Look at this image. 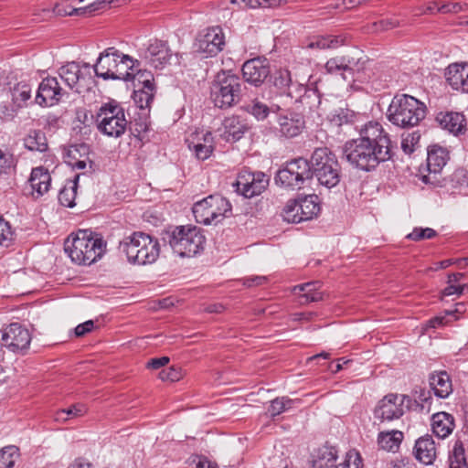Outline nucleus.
Instances as JSON below:
<instances>
[{
    "label": "nucleus",
    "instance_id": "obj_30",
    "mask_svg": "<svg viewBox=\"0 0 468 468\" xmlns=\"http://www.w3.org/2000/svg\"><path fill=\"white\" fill-rule=\"evenodd\" d=\"M337 450L334 446L324 445L319 448L312 461L313 468H335Z\"/></svg>",
    "mask_w": 468,
    "mask_h": 468
},
{
    "label": "nucleus",
    "instance_id": "obj_41",
    "mask_svg": "<svg viewBox=\"0 0 468 468\" xmlns=\"http://www.w3.org/2000/svg\"><path fill=\"white\" fill-rule=\"evenodd\" d=\"M280 107L275 105V107H269L267 104L260 101L255 99L251 101V103L248 104L246 110L249 113L253 115L258 121L265 120L271 111H278Z\"/></svg>",
    "mask_w": 468,
    "mask_h": 468
},
{
    "label": "nucleus",
    "instance_id": "obj_17",
    "mask_svg": "<svg viewBox=\"0 0 468 468\" xmlns=\"http://www.w3.org/2000/svg\"><path fill=\"white\" fill-rule=\"evenodd\" d=\"M449 159L448 152L438 145H433L428 149L426 170L421 180L425 184H436L439 182L438 175L441 172L443 166Z\"/></svg>",
    "mask_w": 468,
    "mask_h": 468
},
{
    "label": "nucleus",
    "instance_id": "obj_46",
    "mask_svg": "<svg viewBox=\"0 0 468 468\" xmlns=\"http://www.w3.org/2000/svg\"><path fill=\"white\" fill-rule=\"evenodd\" d=\"M241 9L247 8H273L280 6L284 0H240Z\"/></svg>",
    "mask_w": 468,
    "mask_h": 468
},
{
    "label": "nucleus",
    "instance_id": "obj_11",
    "mask_svg": "<svg viewBox=\"0 0 468 468\" xmlns=\"http://www.w3.org/2000/svg\"><path fill=\"white\" fill-rule=\"evenodd\" d=\"M96 122L101 133L114 138L122 136L128 124L124 109L114 100L101 104L96 112Z\"/></svg>",
    "mask_w": 468,
    "mask_h": 468
},
{
    "label": "nucleus",
    "instance_id": "obj_42",
    "mask_svg": "<svg viewBox=\"0 0 468 468\" xmlns=\"http://www.w3.org/2000/svg\"><path fill=\"white\" fill-rule=\"evenodd\" d=\"M293 403L294 400L287 397L276 398L271 401L267 413L270 417L275 418L292 409Z\"/></svg>",
    "mask_w": 468,
    "mask_h": 468
},
{
    "label": "nucleus",
    "instance_id": "obj_27",
    "mask_svg": "<svg viewBox=\"0 0 468 468\" xmlns=\"http://www.w3.org/2000/svg\"><path fill=\"white\" fill-rule=\"evenodd\" d=\"M224 137L227 141H239L249 131L250 126L246 120L232 115L223 121Z\"/></svg>",
    "mask_w": 468,
    "mask_h": 468
},
{
    "label": "nucleus",
    "instance_id": "obj_19",
    "mask_svg": "<svg viewBox=\"0 0 468 468\" xmlns=\"http://www.w3.org/2000/svg\"><path fill=\"white\" fill-rule=\"evenodd\" d=\"M64 93L57 78L47 77L38 85L36 102L40 106H54L59 102Z\"/></svg>",
    "mask_w": 468,
    "mask_h": 468
},
{
    "label": "nucleus",
    "instance_id": "obj_15",
    "mask_svg": "<svg viewBox=\"0 0 468 468\" xmlns=\"http://www.w3.org/2000/svg\"><path fill=\"white\" fill-rule=\"evenodd\" d=\"M269 184V179L262 172L242 170L234 184L236 191L247 198L261 195Z\"/></svg>",
    "mask_w": 468,
    "mask_h": 468
},
{
    "label": "nucleus",
    "instance_id": "obj_51",
    "mask_svg": "<svg viewBox=\"0 0 468 468\" xmlns=\"http://www.w3.org/2000/svg\"><path fill=\"white\" fill-rule=\"evenodd\" d=\"M362 459L356 451H349L346 454L343 463L336 464L335 468H361Z\"/></svg>",
    "mask_w": 468,
    "mask_h": 468
},
{
    "label": "nucleus",
    "instance_id": "obj_40",
    "mask_svg": "<svg viewBox=\"0 0 468 468\" xmlns=\"http://www.w3.org/2000/svg\"><path fill=\"white\" fill-rule=\"evenodd\" d=\"M449 468H468L463 443L460 440L455 441L450 452Z\"/></svg>",
    "mask_w": 468,
    "mask_h": 468
},
{
    "label": "nucleus",
    "instance_id": "obj_21",
    "mask_svg": "<svg viewBox=\"0 0 468 468\" xmlns=\"http://www.w3.org/2000/svg\"><path fill=\"white\" fill-rule=\"evenodd\" d=\"M436 122L440 126L454 135L463 134L466 131V119L458 112L446 111L436 114Z\"/></svg>",
    "mask_w": 468,
    "mask_h": 468
},
{
    "label": "nucleus",
    "instance_id": "obj_16",
    "mask_svg": "<svg viewBox=\"0 0 468 468\" xmlns=\"http://www.w3.org/2000/svg\"><path fill=\"white\" fill-rule=\"evenodd\" d=\"M2 345L14 353L24 352L29 347L31 335L19 323H12L2 331Z\"/></svg>",
    "mask_w": 468,
    "mask_h": 468
},
{
    "label": "nucleus",
    "instance_id": "obj_8",
    "mask_svg": "<svg viewBox=\"0 0 468 468\" xmlns=\"http://www.w3.org/2000/svg\"><path fill=\"white\" fill-rule=\"evenodd\" d=\"M240 78L230 70H221L210 86V98L220 109L229 108L240 101L242 91Z\"/></svg>",
    "mask_w": 468,
    "mask_h": 468
},
{
    "label": "nucleus",
    "instance_id": "obj_54",
    "mask_svg": "<svg viewBox=\"0 0 468 468\" xmlns=\"http://www.w3.org/2000/svg\"><path fill=\"white\" fill-rule=\"evenodd\" d=\"M324 68L326 71L330 74L344 71V58H342V56L332 58L327 60Z\"/></svg>",
    "mask_w": 468,
    "mask_h": 468
},
{
    "label": "nucleus",
    "instance_id": "obj_32",
    "mask_svg": "<svg viewBox=\"0 0 468 468\" xmlns=\"http://www.w3.org/2000/svg\"><path fill=\"white\" fill-rule=\"evenodd\" d=\"M322 283L319 281L310 282L294 286L293 292H303L300 294L302 303H309L323 300V292L320 291Z\"/></svg>",
    "mask_w": 468,
    "mask_h": 468
},
{
    "label": "nucleus",
    "instance_id": "obj_49",
    "mask_svg": "<svg viewBox=\"0 0 468 468\" xmlns=\"http://www.w3.org/2000/svg\"><path fill=\"white\" fill-rule=\"evenodd\" d=\"M90 151V146L84 143L70 145L68 149L67 159H89Z\"/></svg>",
    "mask_w": 468,
    "mask_h": 468
},
{
    "label": "nucleus",
    "instance_id": "obj_3",
    "mask_svg": "<svg viewBox=\"0 0 468 468\" xmlns=\"http://www.w3.org/2000/svg\"><path fill=\"white\" fill-rule=\"evenodd\" d=\"M106 250V242L100 234L89 229H80L69 236L64 250L71 261L80 265H90L101 259Z\"/></svg>",
    "mask_w": 468,
    "mask_h": 468
},
{
    "label": "nucleus",
    "instance_id": "obj_52",
    "mask_svg": "<svg viewBox=\"0 0 468 468\" xmlns=\"http://www.w3.org/2000/svg\"><path fill=\"white\" fill-rule=\"evenodd\" d=\"M468 11V4L460 2H446L441 5L440 13L441 14H457Z\"/></svg>",
    "mask_w": 468,
    "mask_h": 468
},
{
    "label": "nucleus",
    "instance_id": "obj_26",
    "mask_svg": "<svg viewBox=\"0 0 468 468\" xmlns=\"http://www.w3.org/2000/svg\"><path fill=\"white\" fill-rule=\"evenodd\" d=\"M415 458L426 465L431 464L436 458L435 442L431 436L419 438L414 446Z\"/></svg>",
    "mask_w": 468,
    "mask_h": 468
},
{
    "label": "nucleus",
    "instance_id": "obj_63",
    "mask_svg": "<svg viewBox=\"0 0 468 468\" xmlns=\"http://www.w3.org/2000/svg\"><path fill=\"white\" fill-rule=\"evenodd\" d=\"M11 164V156L0 149V173L5 172L6 169L10 168Z\"/></svg>",
    "mask_w": 468,
    "mask_h": 468
},
{
    "label": "nucleus",
    "instance_id": "obj_59",
    "mask_svg": "<svg viewBox=\"0 0 468 468\" xmlns=\"http://www.w3.org/2000/svg\"><path fill=\"white\" fill-rule=\"evenodd\" d=\"M94 327V323L92 320H88L79 325H77L74 329L75 335L77 337L83 336L87 333H90L92 331Z\"/></svg>",
    "mask_w": 468,
    "mask_h": 468
},
{
    "label": "nucleus",
    "instance_id": "obj_53",
    "mask_svg": "<svg viewBox=\"0 0 468 468\" xmlns=\"http://www.w3.org/2000/svg\"><path fill=\"white\" fill-rule=\"evenodd\" d=\"M182 370L180 367H170L159 372V378L163 381L176 382L182 378Z\"/></svg>",
    "mask_w": 468,
    "mask_h": 468
},
{
    "label": "nucleus",
    "instance_id": "obj_33",
    "mask_svg": "<svg viewBox=\"0 0 468 468\" xmlns=\"http://www.w3.org/2000/svg\"><path fill=\"white\" fill-rule=\"evenodd\" d=\"M29 182L32 189L42 196L49 189L51 176L46 168L39 166L32 169Z\"/></svg>",
    "mask_w": 468,
    "mask_h": 468
},
{
    "label": "nucleus",
    "instance_id": "obj_22",
    "mask_svg": "<svg viewBox=\"0 0 468 468\" xmlns=\"http://www.w3.org/2000/svg\"><path fill=\"white\" fill-rule=\"evenodd\" d=\"M278 124L281 134L286 138L298 136L305 127L303 115L296 112L280 115Z\"/></svg>",
    "mask_w": 468,
    "mask_h": 468
},
{
    "label": "nucleus",
    "instance_id": "obj_20",
    "mask_svg": "<svg viewBox=\"0 0 468 468\" xmlns=\"http://www.w3.org/2000/svg\"><path fill=\"white\" fill-rule=\"evenodd\" d=\"M143 57L148 63L155 69H162L169 63L172 58V51L167 42L160 39L150 40L147 48L144 49Z\"/></svg>",
    "mask_w": 468,
    "mask_h": 468
},
{
    "label": "nucleus",
    "instance_id": "obj_6",
    "mask_svg": "<svg viewBox=\"0 0 468 468\" xmlns=\"http://www.w3.org/2000/svg\"><path fill=\"white\" fill-rule=\"evenodd\" d=\"M426 111L422 101L408 94H399L393 97L387 111V118L398 127L410 128L425 118Z\"/></svg>",
    "mask_w": 468,
    "mask_h": 468
},
{
    "label": "nucleus",
    "instance_id": "obj_38",
    "mask_svg": "<svg viewBox=\"0 0 468 468\" xmlns=\"http://www.w3.org/2000/svg\"><path fill=\"white\" fill-rule=\"evenodd\" d=\"M24 145L30 151L46 152L48 142L45 133L40 130H32L24 139Z\"/></svg>",
    "mask_w": 468,
    "mask_h": 468
},
{
    "label": "nucleus",
    "instance_id": "obj_56",
    "mask_svg": "<svg viewBox=\"0 0 468 468\" xmlns=\"http://www.w3.org/2000/svg\"><path fill=\"white\" fill-rule=\"evenodd\" d=\"M431 396L429 391L424 389H420V394L418 395V399L414 401L417 402L413 404V406L420 407L421 410L427 408V411L430 410Z\"/></svg>",
    "mask_w": 468,
    "mask_h": 468
},
{
    "label": "nucleus",
    "instance_id": "obj_18",
    "mask_svg": "<svg viewBox=\"0 0 468 468\" xmlns=\"http://www.w3.org/2000/svg\"><path fill=\"white\" fill-rule=\"evenodd\" d=\"M270 74V63L268 59L263 57L249 59L242 66L244 80L255 87L261 86Z\"/></svg>",
    "mask_w": 468,
    "mask_h": 468
},
{
    "label": "nucleus",
    "instance_id": "obj_24",
    "mask_svg": "<svg viewBox=\"0 0 468 468\" xmlns=\"http://www.w3.org/2000/svg\"><path fill=\"white\" fill-rule=\"evenodd\" d=\"M445 76L453 90L468 92V63L450 65Z\"/></svg>",
    "mask_w": 468,
    "mask_h": 468
},
{
    "label": "nucleus",
    "instance_id": "obj_37",
    "mask_svg": "<svg viewBox=\"0 0 468 468\" xmlns=\"http://www.w3.org/2000/svg\"><path fill=\"white\" fill-rule=\"evenodd\" d=\"M363 115L356 113L349 109H339L337 113L334 116L333 121L339 126L344 124H351L359 133V128L364 124L362 123Z\"/></svg>",
    "mask_w": 468,
    "mask_h": 468
},
{
    "label": "nucleus",
    "instance_id": "obj_25",
    "mask_svg": "<svg viewBox=\"0 0 468 468\" xmlns=\"http://www.w3.org/2000/svg\"><path fill=\"white\" fill-rule=\"evenodd\" d=\"M429 384L434 395L440 399H446L452 392V378L444 370L431 373Z\"/></svg>",
    "mask_w": 468,
    "mask_h": 468
},
{
    "label": "nucleus",
    "instance_id": "obj_36",
    "mask_svg": "<svg viewBox=\"0 0 468 468\" xmlns=\"http://www.w3.org/2000/svg\"><path fill=\"white\" fill-rule=\"evenodd\" d=\"M80 174L74 176V179L68 180L66 185L58 193L59 203L67 207H73L75 206V199L77 196L78 182Z\"/></svg>",
    "mask_w": 468,
    "mask_h": 468
},
{
    "label": "nucleus",
    "instance_id": "obj_58",
    "mask_svg": "<svg viewBox=\"0 0 468 468\" xmlns=\"http://www.w3.org/2000/svg\"><path fill=\"white\" fill-rule=\"evenodd\" d=\"M344 58V71H354L358 70V64L360 63L361 58H354L349 55L342 56Z\"/></svg>",
    "mask_w": 468,
    "mask_h": 468
},
{
    "label": "nucleus",
    "instance_id": "obj_39",
    "mask_svg": "<svg viewBox=\"0 0 468 468\" xmlns=\"http://www.w3.org/2000/svg\"><path fill=\"white\" fill-rule=\"evenodd\" d=\"M318 197L316 195H310L302 197L299 200L301 213L303 216V219L309 220L314 217L317 216L320 211V206L317 202Z\"/></svg>",
    "mask_w": 468,
    "mask_h": 468
},
{
    "label": "nucleus",
    "instance_id": "obj_29",
    "mask_svg": "<svg viewBox=\"0 0 468 468\" xmlns=\"http://www.w3.org/2000/svg\"><path fill=\"white\" fill-rule=\"evenodd\" d=\"M58 75L64 83L76 92L80 90V81L82 78L81 69L79 63L72 61L58 69Z\"/></svg>",
    "mask_w": 468,
    "mask_h": 468
},
{
    "label": "nucleus",
    "instance_id": "obj_64",
    "mask_svg": "<svg viewBox=\"0 0 468 468\" xmlns=\"http://www.w3.org/2000/svg\"><path fill=\"white\" fill-rule=\"evenodd\" d=\"M412 465L410 458H401L391 462V468H412Z\"/></svg>",
    "mask_w": 468,
    "mask_h": 468
},
{
    "label": "nucleus",
    "instance_id": "obj_43",
    "mask_svg": "<svg viewBox=\"0 0 468 468\" xmlns=\"http://www.w3.org/2000/svg\"><path fill=\"white\" fill-rule=\"evenodd\" d=\"M301 208L299 200H290L283 208V219L289 223H300L305 221L303 216L300 215Z\"/></svg>",
    "mask_w": 468,
    "mask_h": 468
},
{
    "label": "nucleus",
    "instance_id": "obj_14",
    "mask_svg": "<svg viewBox=\"0 0 468 468\" xmlns=\"http://www.w3.org/2000/svg\"><path fill=\"white\" fill-rule=\"evenodd\" d=\"M225 46V36L220 27H212L200 31L193 43V50L206 58L214 57Z\"/></svg>",
    "mask_w": 468,
    "mask_h": 468
},
{
    "label": "nucleus",
    "instance_id": "obj_48",
    "mask_svg": "<svg viewBox=\"0 0 468 468\" xmlns=\"http://www.w3.org/2000/svg\"><path fill=\"white\" fill-rule=\"evenodd\" d=\"M438 235L437 231L431 228H414L406 238L413 241H420L423 239H431Z\"/></svg>",
    "mask_w": 468,
    "mask_h": 468
},
{
    "label": "nucleus",
    "instance_id": "obj_4",
    "mask_svg": "<svg viewBox=\"0 0 468 468\" xmlns=\"http://www.w3.org/2000/svg\"><path fill=\"white\" fill-rule=\"evenodd\" d=\"M118 251L131 264H152L160 255V244L155 237L143 231H134L119 242Z\"/></svg>",
    "mask_w": 468,
    "mask_h": 468
},
{
    "label": "nucleus",
    "instance_id": "obj_31",
    "mask_svg": "<svg viewBox=\"0 0 468 468\" xmlns=\"http://www.w3.org/2000/svg\"><path fill=\"white\" fill-rule=\"evenodd\" d=\"M188 147L194 152L196 157L199 160H207L214 150L213 136L211 133H206L202 138H197V142L187 140Z\"/></svg>",
    "mask_w": 468,
    "mask_h": 468
},
{
    "label": "nucleus",
    "instance_id": "obj_45",
    "mask_svg": "<svg viewBox=\"0 0 468 468\" xmlns=\"http://www.w3.org/2000/svg\"><path fill=\"white\" fill-rule=\"evenodd\" d=\"M87 412L85 405L77 403L68 409L60 410L56 414L57 420H67L84 415Z\"/></svg>",
    "mask_w": 468,
    "mask_h": 468
},
{
    "label": "nucleus",
    "instance_id": "obj_50",
    "mask_svg": "<svg viewBox=\"0 0 468 468\" xmlns=\"http://www.w3.org/2000/svg\"><path fill=\"white\" fill-rule=\"evenodd\" d=\"M420 139V133L419 132H413L408 133L407 136L402 138L401 148L407 154H412L416 146H418Z\"/></svg>",
    "mask_w": 468,
    "mask_h": 468
},
{
    "label": "nucleus",
    "instance_id": "obj_5",
    "mask_svg": "<svg viewBox=\"0 0 468 468\" xmlns=\"http://www.w3.org/2000/svg\"><path fill=\"white\" fill-rule=\"evenodd\" d=\"M162 240L177 256L190 258L203 251L206 238L201 229L186 225L171 227L165 230Z\"/></svg>",
    "mask_w": 468,
    "mask_h": 468
},
{
    "label": "nucleus",
    "instance_id": "obj_9",
    "mask_svg": "<svg viewBox=\"0 0 468 468\" xmlns=\"http://www.w3.org/2000/svg\"><path fill=\"white\" fill-rule=\"evenodd\" d=\"M270 81L280 96H285L296 102L304 103L307 99H313V105L319 102V93L315 89H308L304 85L293 81L288 69H278L270 74Z\"/></svg>",
    "mask_w": 468,
    "mask_h": 468
},
{
    "label": "nucleus",
    "instance_id": "obj_10",
    "mask_svg": "<svg viewBox=\"0 0 468 468\" xmlns=\"http://www.w3.org/2000/svg\"><path fill=\"white\" fill-rule=\"evenodd\" d=\"M192 211L197 223L217 225L232 215V206L226 197L216 194L196 202Z\"/></svg>",
    "mask_w": 468,
    "mask_h": 468
},
{
    "label": "nucleus",
    "instance_id": "obj_35",
    "mask_svg": "<svg viewBox=\"0 0 468 468\" xmlns=\"http://www.w3.org/2000/svg\"><path fill=\"white\" fill-rule=\"evenodd\" d=\"M403 440V433L399 431H381L378 436L379 447L388 452H396Z\"/></svg>",
    "mask_w": 468,
    "mask_h": 468
},
{
    "label": "nucleus",
    "instance_id": "obj_61",
    "mask_svg": "<svg viewBox=\"0 0 468 468\" xmlns=\"http://www.w3.org/2000/svg\"><path fill=\"white\" fill-rule=\"evenodd\" d=\"M66 162L72 168L79 169V170L85 169L88 163H90V165H92V162L90 160V158L89 159L82 158V159H76V160L67 159Z\"/></svg>",
    "mask_w": 468,
    "mask_h": 468
},
{
    "label": "nucleus",
    "instance_id": "obj_28",
    "mask_svg": "<svg viewBox=\"0 0 468 468\" xmlns=\"http://www.w3.org/2000/svg\"><path fill=\"white\" fill-rule=\"evenodd\" d=\"M454 426V418L450 413L441 411L432 415L431 428L437 437L441 439L448 437L452 432Z\"/></svg>",
    "mask_w": 468,
    "mask_h": 468
},
{
    "label": "nucleus",
    "instance_id": "obj_23",
    "mask_svg": "<svg viewBox=\"0 0 468 468\" xmlns=\"http://www.w3.org/2000/svg\"><path fill=\"white\" fill-rule=\"evenodd\" d=\"M144 77H140V80H138L143 87L134 90L133 95L135 104L142 110L149 109L154 98L153 77L150 72L144 71Z\"/></svg>",
    "mask_w": 468,
    "mask_h": 468
},
{
    "label": "nucleus",
    "instance_id": "obj_12",
    "mask_svg": "<svg viewBox=\"0 0 468 468\" xmlns=\"http://www.w3.org/2000/svg\"><path fill=\"white\" fill-rule=\"evenodd\" d=\"M277 185L291 190H299L304 183L312 179V171L309 161L299 157L292 159L279 169L275 176Z\"/></svg>",
    "mask_w": 468,
    "mask_h": 468
},
{
    "label": "nucleus",
    "instance_id": "obj_13",
    "mask_svg": "<svg viewBox=\"0 0 468 468\" xmlns=\"http://www.w3.org/2000/svg\"><path fill=\"white\" fill-rule=\"evenodd\" d=\"M417 402L403 394L389 393L384 396L374 410V416L381 421H391L398 420L404 415L406 410L413 409Z\"/></svg>",
    "mask_w": 468,
    "mask_h": 468
},
{
    "label": "nucleus",
    "instance_id": "obj_44",
    "mask_svg": "<svg viewBox=\"0 0 468 468\" xmlns=\"http://www.w3.org/2000/svg\"><path fill=\"white\" fill-rule=\"evenodd\" d=\"M19 450L14 445L4 447L0 450V468H12L17 458Z\"/></svg>",
    "mask_w": 468,
    "mask_h": 468
},
{
    "label": "nucleus",
    "instance_id": "obj_62",
    "mask_svg": "<svg viewBox=\"0 0 468 468\" xmlns=\"http://www.w3.org/2000/svg\"><path fill=\"white\" fill-rule=\"evenodd\" d=\"M267 278L265 276H253L244 279L243 284L247 287L259 286L266 282Z\"/></svg>",
    "mask_w": 468,
    "mask_h": 468
},
{
    "label": "nucleus",
    "instance_id": "obj_57",
    "mask_svg": "<svg viewBox=\"0 0 468 468\" xmlns=\"http://www.w3.org/2000/svg\"><path fill=\"white\" fill-rule=\"evenodd\" d=\"M465 290L468 291L467 284H463V285L448 284V286L443 289L442 295L443 296H451L453 294L462 295L464 293Z\"/></svg>",
    "mask_w": 468,
    "mask_h": 468
},
{
    "label": "nucleus",
    "instance_id": "obj_1",
    "mask_svg": "<svg viewBox=\"0 0 468 468\" xmlns=\"http://www.w3.org/2000/svg\"><path fill=\"white\" fill-rule=\"evenodd\" d=\"M343 155L355 168L371 172L393 157L390 135L374 121L359 128V137L348 140L343 146Z\"/></svg>",
    "mask_w": 468,
    "mask_h": 468
},
{
    "label": "nucleus",
    "instance_id": "obj_2",
    "mask_svg": "<svg viewBox=\"0 0 468 468\" xmlns=\"http://www.w3.org/2000/svg\"><path fill=\"white\" fill-rule=\"evenodd\" d=\"M140 63L129 55L121 54L115 48L101 52L94 65L97 77L103 80H140L144 73L138 69Z\"/></svg>",
    "mask_w": 468,
    "mask_h": 468
},
{
    "label": "nucleus",
    "instance_id": "obj_47",
    "mask_svg": "<svg viewBox=\"0 0 468 468\" xmlns=\"http://www.w3.org/2000/svg\"><path fill=\"white\" fill-rule=\"evenodd\" d=\"M15 239V232L6 220L0 218V245L9 247Z\"/></svg>",
    "mask_w": 468,
    "mask_h": 468
},
{
    "label": "nucleus",
    "instance_id": "obj_60",
    "mask_svg": "<svg viewBox=\"0 0 468 468\" xmlns=\"http://www.w3.org/2000/svg\"><path fill=\"white\" fill-rule=\"evenodd\" d=\"M168 362H169V357L168 356H162V357H157V358H152L147 363L146 367H147V368L159 369L162 367H165L166 364H168Z\"/></svg>",
    "mask_w": 468,
    "mask_h": 468
},
{
    "label": "nucleus",
    "instance_id": "obj_34",
    "mask_svg": "<svg viewBox=\"0 0 468 468\" xmlns=\"http://www.w3.org/2000/svg\"><path fill=\"white\" fill-rule=\"evenodd\" d=\"M346 37L343 36H316L314 37L306 45L307 48L328 49L336 48L346 43Z\"/></svg>",
    "mask_w": 468,
    "mask_h": 468
},
{
    "label": "nucleus",
    "instance_id": "obj_55",
    "mask_svg": "<svg viewBox=\"0 0 468 468\" xmlns=\"http://www.w3.org/2000/svg\"><path fill=\"white\" fill-rule=\"evenodd\" d=\"M14 96L16 100L27 101L31 97V89L27 84L18 83L14 89Z\"/></svg>",
    "mask_w": 468,
    "mask_h": 468
},
{
    "label": "nucleus",
    "instance_id": "obj_7",
    "mask_svg": "<svg viewBox=\"0 0 468 468\" xmlns=\"http://www.w3.org/2000/svg\"><path fill=\"white\" fill-rule=\"evenodd\" d=\"M309 161L312 178L327 188L337 186L341 178V165L336 155L328 147L316 148Z\"/></svg>",
    "mask_w": 468,
    "mask_h": 468
}]
</instances>
